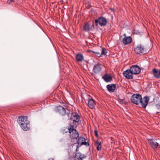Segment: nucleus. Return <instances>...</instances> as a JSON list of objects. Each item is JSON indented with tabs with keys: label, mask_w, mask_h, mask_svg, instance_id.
<instances>
[{
	"label": "nucleus",
	"mask_w": 160,
	"mask_h": 160,
	"mask_svg": "<svg viewBox=\"0 0 160 160\" xmlns=\"http://www.w3.org/2000/svg\"><path fill=\"white\" fill-rule=\"evenodd\" d=\"M149 100V98L148 96L144 97L143 99L142 95L139 94H134L131 97V102L136 105L141 103L142 106L144 108H146Z\"/></svg>",
	"instance_id": "1"
},
{
	"label": "nucleus",
	"mask_w": 160,
	"mask_h": 160,
	"mask_svg": "<svg viewBox=\"0 0 160 160\" xmlns=\"http://www.w3.org/2000/svg\"><path fill=\"white\" fill-rule=\"evenodd\" d=\"M76 127H75L73 125L70 124L69 126L66 128L67 129L66 131H65V129H64L62 132L63 133L68 132L70 138L73 140L77 139L79 136V133L76 130Z\"/></svg>",
	"instance_id": "2"
},
{
	"label": "nucleus",
	"mask_w": 160,
	"mask_h": 160,
	"mask_svg": "<svg viewBox=\"0 0 160 160\" xmlns=\"http://www.w3.org/2000/svg\"><path fill=\"white\" fill-rule=\"evenodd\" d=\"M95 26H97L98 24L101 27L105 26L107 24V19L103 17L99 18L98 19L95 20Z\"/></svg>",
	"instance_id": "3"
},
{
	"label": "nucleus",
	"mask_w": 160,
	"mask_h": 160,
	"mask_svg": "<svg viewBox=\"0 0 160 160\" xmlns=\"http://www.w3.org/2000/svg\"><path fill=\"white\" fill-rule=\"evenodd\" d=\"M135 53L137 54H144L145 53L146 50L144 46L139 44L134 49Z\"/></svg>",
	"instance_id": "4"
},
{
	"label": "nucleus",
	"mask_w": 160,
	"mask_h": 160,
	"mask_svg": "<svg viewBox=\"0 0 160 160\" xmlns=\"http://www.w3.org/2000/svg\"><path fill=\"white\" fill-rule=\"evenodd\" d=\"M67 108H64L62 106L58 105L56 106L54 108V111L58 113L61 115H64L66 113Z\"/></svg>",
	"instance_id": "5"
},
{
	"label": "nucleus",
	"mask_w": 160,
	"mask_h": 160,
	"mask_svg": "<svg viewBox=\"0 0 160 160\" xmlns=\"http://www.w3.org/2000/svg\"><path fill=\"white\" fill-rule=\"evenodd\" d=\"M18 123L20 126H22L23 123H28L29 121L28 120V117L27 116H20L19 117L18 119Z\"/></svg>",
	"instance_id": "6"
},
{
	"label": "nucleus",
	"mask_w": 160,
	"mask_h": 160,
	"mask_svg": "<svg viewBox=\"0 0 160 160\" xmlns=\"http://www.w3.org/2000/svg\"><path fill=\"white\" fill-rule=\"evenodd\" d=\"M130 69L133 74H137L140 73L141 71V68L140 67L137 65H132L130 68Z\"/></svg>",
	"instance_id": "7"
},
{
	"label": "nucleus",
	"mask_w": 160,
	"mask_h": 160,
	"mask_svg": "<svg viewBox=\"0 0 160 160\" xmlns=\"http://www.w3.org/2000/svg\"><path fill=\"white\" fill-rule=\"evenodd\" d=\"M153 139H148V141L149 145L154 150L157 149L159 145L158 143L153 141Z\"/></svg>",
	"instance_id": "8"
},
{
	"label": "nucleus",
	"mask_w": 160,
	"mask_h": 160,
	"mask_svg": "<svg viewBox=\"0 0 160 160\" xmlns=\"http://www.w3.org/2000/svg\"><path fill=\"white\" fill-rule=\"evenodd\" d=\"M123 74L124 77L128 79H131L133 78V74L130 69L124 71Z\"/></svg>",
	"instance_id": "9"
},
{
	"label": "nucleus",
	"mask_w": 160,
	"mask_h": 160,
	"mask_svg": "<svg viewBox=\"0 0 160 160\" xmlns=\"http://www.w3.org/2000/svg\"><path fill=\"white\" fill-rule=\"evenodd\" d=\"M78 138L77 140V143L78 144H80L81 145H85L86 146H88L89 145L88 142L85 141V138L83 137H78Z\"/></svg>",
	"instance_id": "10"
},
{
	"label": "nucleus",
	"mask_w": 160,
	"mask_h": 160,
	"mask_svg": "<svg viewBox=\"0 0 160 160\" xmlns=\"http://www.w3.org/2000/svg\"><path fill=\"white\" fill-rule=\"evenodd\" d=\"M101 65V64L98 63L94 66L92 71L94 73L98 74L101 72L102 70Z\"/></svg>",
	"instance_id": "11"
},
{
	"label": "nucleus",
	"mask_w": 160,
	"mask_h": 160,
	"mask_svg": "<svg viewBox=\"0 0 160 160\" xmlns=\"http://www.w3.org/2000/svg\"><path fill=\"white\" fill-rule=\"evenodd\" d=\"M86 156L80 152H77L74 157V160H82Z\"/></svg>",
	"instance_id": "12"
},
{
	"label": "nucleus",
	"mask_w": 160,
	"mask_h": 160,
	"mask_svg": "<svg viewBox=\"0 0 160 160\" xmlns=\"http://www.w3.org/2000/svg\"><path fill=\"white\" fill-rule=\"evenodd\" d=\"M132 41V38L130 36H125L122 39V42L125 45H127L130 43Z\"/></svg>",
	"instance_id": "13"
},
{
	"label": "nucleus",
	"mask_w": 160,
	"mask_h": 160,
	"mask_svg": "<svg viewBox=\"0 0 160 160\" xmlns=\"http://www.w3.org/2000/svg\"><path fill=\"white\" fill-rule=\"evenodd\" d=\"M94 28L93 23L92 25L91 26L90 25L88 24L87 22L83 26V31L88 32L89 31L91 30L92 29V27Z\"/></svg>",
	"instance_id": "14"
},
{
	"label": "nucleus",
	"mask_w": 160,
	"mask_h": 160,
	"mask_svg": "<svg viewBox=\"0 0 160 160\" xmlns=\"http://www.w3.org/2000/svg\"><path fill=\"white\" fill-rule=\"evenodd\" d=\"M96 103L93 99H88V106L91 109H95Z\"/></svg>",
	"instance_id": "15"
},
{
	"label": "nucleus",
	"mask_w": 160,
	"mask_h": 160,
	"mask_svg": "<svg viewBox=\"0 0 160 160\" xmlns=\"http://www.w3.org/2000/svg\"><path fill=\"white\" fill-rule=\"evenodd\" d=\"M108 90L110 92H114L116 88V85L114 84H110L106 86Z\"/></svg>",
	"instance_id": "16"
},
{
	"label": "nucleus",
	"mask_w": 160,
	"mask_h": 160,
	"mask_svg": "<svg viewBox=\"0 0 160 160\" xmlns=\"http://www.w3.org/2000/svg\"><path fill=\"white\" fill-rule=\"evenodd\" d=\"M152 71L153 76L156 78L157 79L160 78V69L154 68L152 69Z\"/></svg>",
	"instance_id": "17"
},
{
	"label": "nucleus",
	"mask_w": 160,
	"mask_h": 160,
	"mask_svg": "<svg viewBox=\"0 0 160 160\" xmlns=\"http://www.w3.org/2000/svg\"><path fill=\"white\" fill-rule=\"evenodd\" d=\"M75 58L77 62H82L84 59V57L81 53H77L75 56Z\"/></svg>",
	"instance_id": "18"
},
{
	"label": "nucleus",
	"mask_w": 160,
	"mask_h": 160,
	"mask_svg": "<svg viewBox=\"0 0 160 160\" xmlns=\"http://www.w3.org/2000/svg\"><path fill=\"white\" fill-rule=\"evenodd\" d=\"M72 117L73 118L74 120L73 121V123H74V122H78L80 121V117L78 115L77 113H72Z\"/></svg>",
	"instance_id": "19"
},
{
	"label": "nucleus",
	"mask_w": 160,
	"mask_h": 160,
	"mask_svg": "<svg viewBox=\"0 0 160 160\" xmlns=\"http://www.w3.org/2000/svg\"><path fill=\"white\" fill-rule=\"evenodd\" d=\"M102 78L107 82H109L112 79V76L109 74H105Z\"/></svg>",
	"instance_id": "20"
},
{
	"label": "nucleus",
	"mask_w": 160,
	"mask_h": 160,
	"mask_svg": "<svg viewBox=\"0 0 160 160\" xmlns=\"http://www.w3.org/2000/svg\"><path fill=\"white\" fill-rule=\"evenodd\" d=\"M20 127L24 131H28L30 128V122H28V123L26 124V123H23V125Z\"/></svg>",
	"instance_id": "21"
},
{
	"label": "nucleus",
	"mask_w": 160,
	"mask_h": 160,
	"mask_svg": "<svg viewBox=\"0 0 160 160\" xmlns=\"http://www.w3.org/2000/svg\"><path fill=\"white\" fill-rule=\"evenodd\" d=\"M66 144L68 146V147H72L74 144H75V143L72 142V139H68L66 142Z\"/></svg>",
	"instance_id": "22"
},
{
	"label": "nucleus",
	"mask_w": 160,
	"mask_h": 160,
	"mask_svg": "<svg viewBox=\"0 0 160 160\" xmlns=\"http://www.w3.org/2000/svg\"><path fill=\"white\" fill-rule=\"evenodd\" d=\"M95 144L97 146V150L98 151H100L102 148L101 142H99L98 140H97L95 142Z\"/></svg>",
	"instance_id": "23"
},
{
	"label": "nucleus",
	"mask_w": 160,
	"mask_h": 160,
	"mask_svg": "<svg viewBox=\"0 0 160 160\" xmlns=\"http://www.w3.org/2000/svg\"><path fill=\"white\" fill-rule=\"evenodd\" d=\"M107 52L106 48H103L101 51V56L102 55H105L107 53Z\"/></svg>",
	"instance_id": "24"
},
{
	"label": "nucleus",
	"mask_w": 160,
	"mask_h": 160,
	"mask_svg": "<svg viewBox=\"0 0 160 160\" xmlns=\"http://www.w3.org/2000/svg\"><path fill=\"white\" fill-rule=\"evenodd\" d=\"M92 52L94 53L98 57H100L101 56V53L99 52L98 51H91Z\"/></svg>",
	"instance_id": "25"
},
{
	"label": "nucleus",
	"mask_w": 160,
	"mask_h": 160,
	"mask_svg": "<svg viewBox=\"0 0 160 160\" xmlns=\"http://www.w3.org/2000/svg\"><path fill=\"white\" fill-rule=\"evenodd\" d=\"M94 133H95V135L96 137H98V133L97 131L96 130H94Z\"/></svg>",
	"instance_id": "26"
},
{
	"label": "nucleus",
	"mask_w": 160,
	"mask_h": 160,
	"mask_svg": "<svg viewBox=\"0 0 160 160\" xmlns=\"http://www.w3.org/2000/svg\"><path fill=\"white\" fill-rule=\"evenodd\" d=\"M14 0H7V2L8 3L10 4L11 2H13Z\"/></svg>",
	"instance_id": "27"
},
{
	"label": "nucleus",
	"mask_w": 160,
	"mask_h": 160,
	"mask_svg": "<svg viewBox=\"0 0 160 160\" xmlns=\"http://www.w3.org/2000/svg\"><path fill=\"white\" fill-rule=\"evenodd\" d=\"M158 109L160 108V104H158L156 105Z\"/></svg>",
	"instance_id": "28"
},
{
	"label": "nucleus",
	"mask_w": 160,
	"mask_h": 160,
	"mask_svg": "<svg viewBox=\"0 0 160 160\" xmlns=\"http://www.w3.org/2000/svg\"><path fill=\"white\" fill-rule=\"evenodd\" d=\"M124 100L122 99H120V101L122 103H124Z\"/></svg>",
	"instance_id": "29"
},
{
	"label": "nucleus",
	"mask_w": 160,
	"mask_h": 160,
	"mask_svg": "<svg viewBox=\"0 0 160 160\" xmlns=\"http://www.w3.org/2000/svg\"><path fill=\"white\" fill-rule=\"evenodd\" d=\"M110 10H111L112 11H114V9L112 8H110Z\"/></svg>",
	"instance_id": "30"
},
{
	"label": "nucleus",
	"mask_w": 160,
	"mask_h": 160,
	"mask_svg": "<svg viewBox=\"0 0 160 160\" xmlns=\"http://www.w3.org/2000/svg\"><path fill=\"white\" fill-rule=\"evenodd\" d=\"M89 6H90L89 7H91V5H89Z\"/></svg>",
	"instance_id": "31"
}]
</instances>
